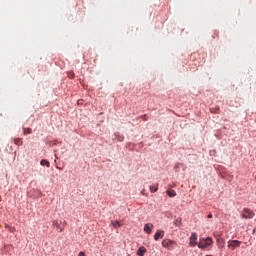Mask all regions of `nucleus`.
<instances>
[{"label": "nucleus", "mask_w": 256, "mask_h": 256, "mask_svg": "<svg viewBox=\"0 0 256 256\" xmlns=\"http://www.w3.org/2000/svg\"><path fill=\"white\" fill-rule=\"evenodd\" d=\"M210 245H213V238L211 237L201 238L198 243L199 249H207Z\"/></svg>", "instance_id": "1"}, {"label": "nucleus", "mask_w": 256, "mask_h": 256, "mask_svg": "<svg viewBox=\"0 0 256 256\" xmlns=\"http://www.w3.org/2000/svg\"><path fill=\"white\" fill-rule=\"evenodd\" d=\"M242 219H253L255 217V212L249 208H244L241 212Z\"/></svg>", "instance_id": "2"}, {"label": "nucleus", "mask_w": 256, "mask_h": 256, "mask_svg": "<svg viewBox=\"0 0 256 256\" xmlns=\"http://www.w3.org/2000/svg\"><path fill=\"white\" fill-rule=\"evenodd\" d=\"M237 247H241V241H239V240H229L228 241V249L235 251V249H237Z\"/></svg>", "instance_id": "3"}, {"label": "nucleus", "mask_w": 256, "mask_h": 256, "mask_svg": "<svg viewBox=\"0 0 256 256\" xmlns=\"http://www.w3.org/2000/svg\"><path fill=\"white\" fill-rule=\"evenodd\" d=\"M163 237H165V231L157 230L155 235H154V240L159 241V239H163Z\"/></svg>", "instance_id": "4"}, {"label": "nucleus", "mask_w": 256, "mask_h": 256, "mask_svg": "<svg viewBox=\"0 0 256 256\" xmlns=\"http://www.w3.org/2000/svg\"><path fill=\"white\" fill-rule=\"evenodd\" d=\"M189 245H190V247H195V245H197V234L196 233L191 234Z\"/></svg>", "instance_id": "5"}, {"label": "nucleus", "mask_w": 256, "mask_h": 256, "mask_svg": "<svg viewBox=\"0 0 256 256\" xmlns=\"http://www.w3.org/2000/svg\"><path fill=\"white\" fill-rule=\"evenodd\" d=\"M144 231L148 235H151V231H153V224L152 223H147L144 225Z\"/></svg>", "instance_id": "6"}, {"label": "nucleus", "mask_w": 256, "mask_h": 256, "mask_svg": "<svg viewBox=\"0 0 256 256\" xmlns=\"http://www.w3.org/2000/svg\"><path fill=\"white\" fill-rule=\"evenodd\" d=\"M173 241L171 240H163L162 247H166L167 249H171V245H173Z\"/></svg>", "instance_id": "7"}, {"label": "nucleus", "mask_w": 256, "mask_h": 256, "mask_svg": "<svg viewBox=\"0 0 256 256\" xmlns=\"http://www.w3.org/2000/svg\"><path fill=\"white\" fill-rule=\"evenodd\" d=\"M145 253H147V248H145L144 246H141L137 251L138 256H144Z\"/></svg>", "instance_id": "8"}, {"label": "nucleus", "mask_w": 256, "mask_h": 256, "mask_svg": "<svg viewBox=\"0 0 256 256\" xmlns=\"http://www.w3.org/2000/svg\"><path fill=\"white\" fill-rule=\"evenodd\" d=\"M40 165H42V167H51V163H49V161L46 159L41 160Z\"/></svg>", "instance_id": "9"}, {"label": "nucleus", "mask_w": 256, "mask_h": 256, "mask_svg": "<svg viewBox=\"0 0 256 256\" xmlns=\"http://www.w3.org/2000/svg\"><path fill=\"white\" fill-rule=\"evenodd\" d=\"M111 225L113 226L114 229H119V227H121V224H119V221H112Z\"/></svg>", "instance_id": "10"}, {"label": "nucleus", "mask_w": 256, "mask_h": 256, "mask_svg": "<svg viewBox=\"0 0 256 256\" xmlns=\"http://www.w3.org/2000/svg\"><path fill=\"white\" fill-rule=\"evenodd\" d=\"M158 189H159V184H157L156 186H150L151 193H157Z\"/></svg>", "instance_id": "11"}, {"label": "nucleus", "mask_w": 256, "mask_h": 256, "mask_svg": "<svg viewBox=\"0 0 256 256\" xmlns=\"http://www.w3.org/2000/svg\"><path fill=\"white\" fill-rule=\"evenodd\" d=\"M167 195H169L170 197H176L177 193L175 192V190H167Z\"/></svg>", "instance_id": "12"}, {"label": "nucleus", "mask_w": 256, "mask_h": 256, "mask_svg": "<svg viewBox=\"0 0 256 256\" xmlns=\"http://www.w3.org/2000/svg\"><path fill=\"white\" fill-rule=\"evenodd\" d=\"M23 132L24 135H31V133H33V130H31V128H24Z\"/></svg>", "instance_id": "13"}, {"label": "nucleus", "mask_w": 256, "mask_h": 256, "mask_svg": "<svg viewBox=\"0 0 256 256\" xmlns=\"http://www.w3.org/2000/svg\"><path fill=\"white\" fill-rule=\"evenodd\" d=\"M216 241L217 243H224L225 240L223 238H221V235H215Z\"/></svg>", "instance_id": "14"}, {"label": "nucleus", "mask_w": 256, "mask_h": 256, "mask_svg": "<svg viewBox=\"0 0 256 256\" xmlns=\"http://www.w3.org/2000/svg\"><path fill=\"white\" fill-rule=\"evenodd\" d=\"M14 144L15 145H23V141L21 140V138H15L14 139Z\"/></svg>", "instance_id": "15"}, {"label": "nucleus", "mask_w": 256, "mask_h": 256, "mask_svg": "<svg viewBox=\"0 0 256 256\" xmlns=\"http://www.w3.org/2000/svg\"><path fill=\"white\" fill-rule=\"evenodd\" d=\"M174 225L175 227H181V218H177L176 220H174Z\"/></svg>", "instance_id": "16"}, {"label": "nucleus", "mask_w": 256, "mask_h": 256, "mask_svg": "<svg viewBox=\"0 0 256 256\" xmlns=\"http://www.w3.org/2000/svg\"><path fill=\"white\" fill-rule=\"evenodd\" d=\"M52 225H53V227H56L57 229H61V224H59V222L57 220H54L52 222Z\"/></svg>", "instance_id": "17"}, {"label": "nucleus", "mask_w": 256, "mask_h": 256, "mask_svg": "<svg viewBox=\"0 0 256 256\" xmlns=\"http://www.w3.org/2000/svg\"><path fill=\"white\" fill-rule=\"evenodd\" d=\"M78 256H87V255H85V252H79Z\"/></svg>", "instance_id": "18"}, {"label": "nucleus", "mask_w": 256, "mask_h": 256, "mask_svg": "<svg viewBox=\"0 0 256 256\" xmlns=\"http://www.w3.org/2000/svg\"><path fill=\"white\" fill-rule=\"evenodd\" d=\"M141 195H147V194L145 193V189L141 190Z\"/></svg>", "instance_id": "19"}, {"label": "nucleus", "mask_w": 256, "mask_h": 256, "mask_svg": "<svg viewBox=\"0 0 256 256\" xmlns=\"http://www.w3.org/2000/svg\"><path fill=\"white\" fill-rule=\"evenodd\" d=\"M208 219H213V214H209Z\"/></svg>", "instance_id": "20"}, {"label": "nucleus", "mask_w": 256, "mask_h": 256, "mask_svg": "<svg viewBox=\"0 0 256 256\" xmlns=\"http://www.w3.org/2000/svg\"><path fill=\"white\" fill-rule=\"evenodd\" d=\"M58 229H60V233H63V228H58Z\"/></svg>", "instance_id": "21"}, {"label": "nucleus", "mask_w": 256, "mask_h": 256, "mask_svg": "<svg viewBox=\"0 0 256 256\" xmlns=\"http://www.w3.org/2000/svg\"><path fill=\"white\" fill-rule=\"evenodd\" d=\"M128 256H131V255H128Z\"/></svg>", "instance_id": "22"}]
</instances>
